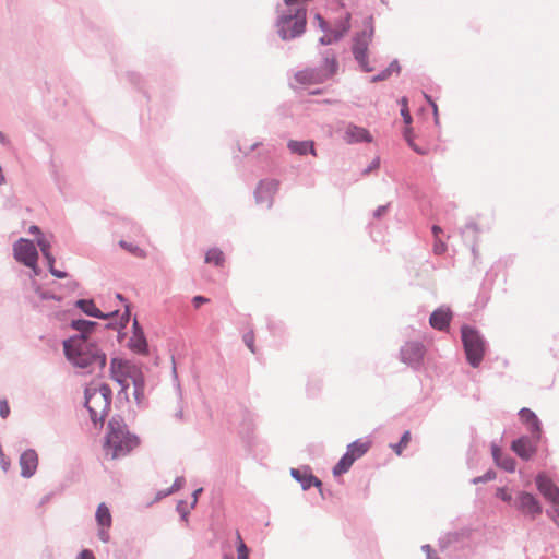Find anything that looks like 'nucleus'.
<instances>
[{
	"label": "nucleus",
	"instance_id": "f257e3e1",
	"mask_svg": "<svg viewBox=\"0 0 559 559\" xmlns=\"http://www.w3.org/2000/svg\"><path fill=\"white\" fill-rule=\"evenodd\" d=\"M140 445V438L131 433L121 418H111L107 426L104 443V455L110 460H118L129 455Z\"/></svg>",
	"mask_w": 559,
	"mask_h": 559
},
{
	"label": "nucleus",
	"instance_id": "f03ea898",
	"mask_svg": "<svg viewBox=\"0 0 559 559\" xmlns=\"http://www.w3.org/2000/svg\"><path fill=\"white\" fill-rule=\"evenodd\" d=\"M63 348L67 358L78 368L103 370L106 365V355L85 335L70 337L64 341Z\"/></svg>",
	"mask_w": 559,
	"mask_h": 559
},
{
	"label": "nucleus",
	"instance_id": "7ed1b4c3",
	"mask_svg": "<svg viewBox=\"0 0 559 559\" xmlns=\"http://www.w3.org/2000/svg\"><path fill=\"white\" fill-rule=\"evenodd\" d=\"M110 373L120 386L121 391L126 392L130 384L133 385L134 400L140 404L144 400V376L142 370L129 360L114 358L110 362Z\"/></svg>",
	"mask_w": 559,
	"mask_h": 559
},
{
	"label": "nucleus",
	"instance_id": "20e7f679",
	"mask_svg": "<svg viewBox=\"0 0 559 559\" xmlns=\"http://www.w3.org/2000/svg\"><path fill=\"white\" fill-rule=\"evenodd\" d=\"M110 401L111 390L105 383H91L85 389V406L95 424L104 420L109 411Z\"/></svg>",
	"mask_w": 559,
	"mask_h": 559
},
{
	"label": "nucleus",
	"instance_id": "39448f33",
	"mask_svg": "<svg viewBox=\"0 0 559 559\" xmlns=\"http://www.w3.org/2000/svg\"><path fill=\"white\" fill-rule=\"evenodd\" d=\"M306 23V9H287L278 20V33L283 39L295 38L305 32Z\"/></svg>",
	"mask_w": 559,
	"mask_h": 559
},
{
	"label": "nucleus",
	"instance_id": "423d86ee",
	"mask_svg": "<svg viewBox=\"0 0 559 559\" xmlns=\"http://www.w3.org/2000/svg\"><path fill=\"white\" fill-rule=\"evenodd\" d=\"M462 341L467 361L473 367H478L485 354V342L478 332L469 326L462 328Z\"/></svg>",
	"mask_w": 559,
	"mask_h": 559
},
{
	"label": "nucleus",
	"instance_id": "0eeeda50",
	"mask_svg": "<svg viewBox=\"0 0 559 559\" xmlns=\"http://www.w3.org/2000/svg\"><path fill=\"white\" fill-rule=\"evenodd\" d=\"M373 36L372 19H368L365 22V28L357 33L354 38L353 52L356 60L359 62L361 69L366 72L373 71V67L368 61V46Z\"/></svg>",
	"mask_w": 559,
	"mask_h": 559
},
{
	"label": "nucleus",
	"instance_id": "6e6552de",
	"mask_svg": "<svg viewBox=\"0 0 559 559\" xmlns=\"http://www.w3.org/2000/svg\"><path fill=\"white\" fill-rule=\"evenodd\" d=\"M337 62L334 58L325 59L324 68L321 70L306 69L297 72L295 79L302 86L322 83L336 72Z\"/></svg>",
	"mask_w": 559,
	"mask_h": 559
},
{
	"label": "nucleus",
	"instance_id": "1a4fd4ad",
	"mask_svg": "<svg viewBox=\"0 0 559 559\" xmlns=\"http://www.w3.org/2000/svg\"><path fill=\"white\" fill-rule=\"evenodd\" d=\"M14 258L16 261L34 270L37 274L38 252L35 245L25 238L19 239L13 246Z\"/></svg>",
	"mask_w": 559,
	"mask_h": 559
},
{
	"label": "nucleus",
	"instance_id": "9d476101",
	"mask_svg": "<svg viewBox=\"0 0 559 559\" xmlns=\"http://www.w3.org/2000/svg\"><path fill=\"white\" fill-rule=\"evenodd\" d=\"M425 355L424 346L418 342H408L401 349L402 361L412 366H418Z\"/></svg>",
	"mask_w": 559,
	"mask_h": 559
},
{
	"label": "nucleus",
	"instance_id": "9b49d317",
	"mask_svg": "<svg viewBox=\"0 0 559 559\" xmlns=\"http://www.w3.org/2000/svg\"><path fill=\"white\" fill-rule=\"evenodd\" d=\"M280 181L275 179H266L260 181L255 190V199L259 203H266L270 207L273 203L274 195L278 191Z\"/></svg>",
	"mask_w": 559,
	"mask_h": 559
},
{
	"label": "nucleus",
	"instance_id": "f8f14e48",
	"mask_svg": "<svg viewBox=\"0 0 559 559\" xmlns=\"http://www.w3.org/2000/svg\"><path fill=\"white\" fill-rule=\"evenodd\" d=\"M539 439L521 437L512 442L511 449L523 460H530L537 450Z\"/></svg>",
	"mask_w": 559,
	"mask_h": 559
},
{
	"label": "nucleus",
	"instance_id": "ddd939ff",
	"mask_svg": "<svg viewBox=\"0 0 559 559\" xmlns=\"http://www.w3.org/2000/svg\"><path fill=\"white\" fill-rule=\"evenodd\" d=\"M536 486L539 492L554 506L559 503V488L545 474L536 477Z\"/></svg>",
	"mask_w": 559,
	"mask_h": 559
},
{
	"label": "nucleus",
	"instance_id": "4468645a",
	"mask_svg": "<svg viewBox=\"0 0 559 559\" xmlns=\"http://www.w3.org/2000/svg\"><path fill=\"white\" fill-rule=\"evenodd\" d=\"M536 486L539 492L554 506L559 503V488L545 474L536 477Z\"/></svg>",
	"mask_w": 559,
	"mask_h": 559
},
{
	"label": "nucleus",
	"instance_id": "2eb2a0df",
	"mask_svg": "<svg viewBox=\"0 0 559 559\" xmlns=\"http://www.w3.org/2000/svg\"><path fill=\"white\" fill-rule=\"evenodd\" d=\"M516 503L518 508L525 514L535 516L542 513V507L539 502L533 495L528 492H521L518 496Z\"/></svg>",
	"mask_w": 559,
	"mask_h": 559
},
{
	"label": "nucleus",
	"instance_id": "dca6fc26",
	"mask_svg": "<svg viewBox=\"0 0 559 559\" xmlns=\"http://www.w3.org/2000/svg\"><path fill=\"white\" fill-rule=\"evenodd\" d=\"M344 140L345 142L352 144V143H359V142H371L372 141V135L370 134V132L362 128V127H358L356 124H348L346 128H345V131H344Z\"/></svg>",
	"mask_w": 559,
	"mask_h": 559
},
{
	"label": "nucleus",
	"instance_id": "f3484780",
	"mask_svg": "<svg viewBox=\"0 0 559 559\" xmlns=\"http://www.w3.org/2000/svg\"><path fill=\"white\" fill-rule=\"evenodd\" d=\"M21 473L23 477H31L37 469L38 455L34 450H26L20 457Z\"/></svg>",
	"mask_w": 559,
	"mask_h": 559
},
{
	"label": "nucleus",
	"instance_id": "a211bd4d",
	"mask_svg": "<svg viewBox=\"0 0 559 559\" xmlns=\"http://www.w3.org/2000/svg\"><path fill=\"white\" fill-rule=\"evenodd\" d=\"M96 521H97V524L100 526L99 538L105 543L108 542L109 535L105 531V528H109L111 525V514L105 503H100L98 506V508L96 510Z\"/></svg>",
	"mask_w": 559,
	"mask_h": 559
},
{
	"label": "nucleus",
	"instance_id": "6ab92c4d",
	"mask_svg": "<svg viewBox=\"0 0 559 559\" xmlns=\"http://www.w3.org/2000/svg\"><path fill=\"white\" fill-rule=\"evenodd\" d=\"M452 313L449 309H437L430 316L429 323L433 329L443 331L445 330L451 321Z\"/></svg>",
	"mask_w": 559,
	"mask_h": 559
},
{
	"label": "nucleus",
	"instance_id": "aec40b11",
	"mask_svg": "<svg viewBox=\"0 0 559 559\" xmlns=\"http://www.w3.org/2000/svg\"><path fill=\"white\" fill-rule=\"evenodd\" d=\"M520 419L527 426L534 438L539 439L540 426L537 416L528 408H522L519 413Z\"/></svg>",
	"mask_w": 559,
	"mask_h": 559
},
{
	"label": "nucleus",
	"instance_id": "412c9836",
	"mask_svg": "<svg viewBox=\"0 0 559 559\" xmlns=\"http://www.w3.org/2000/svg\"><path fill=\"white\" fill-rule=\"evenodd\" d=\"M349 14L345 13L344 17L342 19L340 25L335 27L330 34L323 36L320 40L323 45L331 44L337 39H340L342 36H344L348 29H349Z\"/></svg>",
	"mask_w": 559,
	"mask_h": 559
},
{
	"label": "nucleus",
	"instance_id": "4be33fe9",
	"mask_svg": "<svg viewBox=\"0 0 559 559\" xmlns=\"http://www.w3.org/2000/svg\"><path fill=\"white\" fill-rule=\"evenodd\" d=\"M287 146L293 154L306 155L307 153H310L313 156H317L313 141L299 142V141L290 140L287 143Z\"/></svg>",
	"mask_w": 559,
	"mask_h": 559
},
{
	"label": "nucleus",
	"instance_id": "5701e85b",
	"mask_svg": "<svg viewBox=\"0 0 559 559\" xmlns=\"http://www.w3.org/2000/svg\"><path fill=\"white\" fill-rule=\"evenodd\" d=\"M371 447L369 440H356L347 447L346 453L356 461L368 452Z\"/></svg>",
	"mask_w": 559,
	"mask_h": 559
},
{
	"label": "nucleus",
	"instance_id": "b1692460",
	"mask_svg": "<svg viewBox=\"0 0 559 559\" xmlns=\"http://www.w3.org/2000/svg\"><path fill=\"white\" fill-rule=\"evenodd\" d=\"M292 476L301 484L304 489H308L311 486L320 487L321 480L311 474L301 473L298 469H292Z\"/></svg>",
	"mask_w": 559,
	"mask_h": 559
},
{
	"label": "nucleus",
	"instance_id": "393cba45",
	"mask_svg": "<svg viewBox=\"0 0 559 559\" xmlns=\"http://www.w3.org/2000/svg\"><path fill=\"white\" fill-rule=\"evenodd\" d=\"M133 326L135 329V332L134 336L131 338V346L139 353H145L147 348V343L143 333L139 329L136 320L134 321Z\"/></svg>",
	"mask_w": 559,
	"mask_h": 559
},
{
	"label": "nucleus",
	"instance_id": "a878e982",
	"mask_svg": "<svg viewBox=\"0 0 559 559\" xmlns=\"http://www.w3.org/2000/svg\"><path fill=\"white\" fill-rule=\"evenodd\" d=\"M78 307L84 311L86 314L88 316H92V317H95V318H105L106 316H104L102 313V311L95 306V304L93 302V300H79L76 302Z\"/></svg>",
	"mask_w": 559,
	"mask_h": 559
},
{
	"label": "nucleus",
	"instance_id": "bb28decb",
	"mask_svg": "<svg viewBox=\"0 0 559 559\" xmlns=\"http://www.w3.org/2000/svg\"><path fill=\"white\" fill-rule=\"evenodd\" d=\"M354 462L355 461L347 453H345L338 463L333 467V475L341 476L342 474L346 473L352 467Z\"/></svg>",
	"mask_w": 559,
	"mask_h": 559
},
{
	"label": "nucleus",
	"instance_id": "cd10ccee",
	"mask_svg": "<svg viewBox=\"0 0 559 559\" xmlns=\"http://www.w3.org/2000/svg\"><path fill=\"white\" fill-rule=\"evenodd\" d=\"M493 457L498 465L509 472H513L515 469V462L511 457L501 459V453L498 448H493L492 450Z\"/></svg>",
	"mask_w": 559,
	"mask_h": 559
},
{
	"label": "nucleus",
	"instance_id": "c85d7f7f",
	"mask_svg": "<svg viewBox=\"0 0 559 559\" xmlns=\"http://www.w3.org/2000/svg\"><path fill=\"white\" fill-rule=\"evenodd\" d=\"M225 261L224 253L216 248L210 249L205 254V262L209 264H214L216 266L223 265Z\"/></svg>",
	"mask_w": 559,
	"mask_h": 559
},
{
	"label": "nucleus",
	"instance_id": "c756f323",
	"mask_svg": "<svg viewBox=\"0 0 559 559\" xmlns=\"http://www.w3.org/2000/svg\"><path fill=\"white\" fill-rule=\"evenodd\" d=\"M120 247L123 248L124 250L129 251L131 254H133L134 257L136 258H145L146 257V252L144 249L140 248L139 246H135L133 243H129L124 240H121L119 242Z\"/></svg>",
	"mask_w": 559,
	"mask_h": 559
},
{
	"label": "nucleus",
	"instance_id": "7c9ffc66",
	"mask_svg": "<svg viewBox=\"0 0 559 559\" xmlns=\"http://www.w3.org/2000/svg\"><path fill=\"white\" fill-rule=\"evenodd\" d=\"M411 441V432L405 431L397 444L392 445V449L397 455L402 454V451L408 445Z\"/></svg>",
	"mask_w": 559,
	"mask_h": 559
},
{
	"label": "nucleus",
	"instance_id": "2f4dec72",
	"mask_svg": "<svg viewBox=\"0 0 559 559\" xmlns=\"http://www.w3.org/2000/svg\"><path fill=\"white\" fill-rule=\"evenodd\" d=\"M95 325L94 322L87 321V320H74L72 321V326L82 332L83 334L85 332H88L93 326Z\"/></svg>",
	"mask_w": 559,
	"mask_h": 559
},
{
	"label": "nucleus",
	"instance_id": "473e14b6",
	"mask_svg": "<svg viewBox=\"0 0 559 559\" xmlns=\"http://www.w3.org/2000/svg\"><path fill=\"white\" fill-rule=\"evenodd\" d=\"M44 257H45V259L47 260V262H48V266H49V271H50V273H51L53 276H56V277H58V278H64V277H67V273L61 272V271H59V270H56V269L53 267L55 258H53V255L51 254V252H48V255H44Z\"/></svg>",
	"mask_w": 559,
	"mask_h": 559
},
{
	"label": "nucleus",
	"instance_id": "72a5a7b5",
	"mask_svg": "<svg viewBox=\"0 0 559 559\" xmlns=\"http://www.w3.org/2000/svg\"><path fill=\"white\" fill-rule=\"evenodd\" d=\"M310 0H284L288 10L293 11L295 9H306Z\"/></svg>",
	"mask_w": 559,
	"mask_h": 559
},
{
	"label": "nucleus",
	"instance_id": "f704fd0d",
	"mask_svg": "<svg viewBox=\"0 0 559 559\" xmlns=\"http://www.w3.org/2000/svg\"><path fill=\"white\" fill-rule=\"evenodd\" d=\"M237 539L239 542L238 548H237L238 559H249V550H248L247 546L245 545V543L242 542V538L239 533L237 534Z\"/></svg>",
	"mask_w": 559,
	"mask_h": 559
},
{
	"label": "nucleus",
	"instance_id": "c9c22d12",
	"mask_svg": "<svg viewBox=\"0 0 559 559\" xmlns=\"http://www.w3.org/2000/svg\"><path fill=\"white\" fill-rule=\"evenodd\" d=\"M37 245L40 248L43 255H48V252H50V247H51L49 239H47L44 236H40L37 238Z\"/></svg>",
	"mask_w": 559,
	"mask_h": 559
},
{
	"label": "nucleus",
	"instance_id": "e433bc0d",
	"mask_svg": "<svg viewBox=\"0 0 559 559\" xmlns=\"http://www.w3.org/2000/svg\"><path fill=\"white\" fill-rule=\"evenodd\" d=\"M254 333L253 331H249L245 333L243 335V342L247 345V347L250 349L251 353H255V346H254Z\"/></svg>",
	"mask_w": 559,
	"mask_h": 559
},
{
	"label": "nucleus",
	"instance_id": "4c0bfd02",
	"mask_svg": "<svg viewBox=\"0 0 559 559\" xmlns=\"http://www.w3.org/2000/svg\"><path fill=\"white\" fill-rule=\"evenodd\" d=\"M447 250V245L445 242H443L442 240H440L439 238H437L435 240V243H433V252L436 254H443Z\"/></svg>",
	"mask_w": 559,
	"mask_h": 559
},
{
	"label": "nucleus",
	"instance_id": "58836bf2",
	"mask_svg": "<svg viewBox=\"0 0 559 559\" xmlns=\"http://www.w3.org/2000/svg\"><path fill=\"white\" fill-rule=\"evenodd\" d=\"M10 414V407L5 399H0V416L7 418Z\"/></svg>",
	"mask_w": 559,
	"mask_h": 559
},
{
	"label": "nucleus",
	"instance_id": "ea45409f",
	"mask_svg": "<svg viewBox=\"0 0 559 559\" xmlns=\"http://www.w3.org/2000/svg\"><path fill=\"white\" fill-rule=\"evenodd\" d=\"M496 496L507 502H510L512 499L511 495L507 491L506 488H498Z\"/></svg>",
	"mask_w": 559,
	"mask_h": 559
},
{
	"label": "nucleus",
	"instance_id": "a19ab883",
	"mask_svg": "<svg viewBox=\"0 0 559 559\" xmlns=\"http://www.w3.org/2000/svg\"><path fill=\"white\" fill-rule=\"evenodd\" d=\"M395 63H392L386 70H384L382 73H380L379 75L374 76L373 78V81H380V80H385L390 76L391 74V70L393 68H395Z\"/></svg>",
	"mask_w": 559,
	"mask_h": 559
},
{
	"label": "nucleus",
	"instance_id": "79ce46f5",
	"mask_svg": "<svg viewBox=\"0 0 559 559\" xmlns=\"http://www.w3.org/2000/svg\"><path fill=\"white\" fill-rule=\"evenodd\" d=\"M404 138L405 140L407 141V143L419 154H424L425 152L419 150L414 143H413V140H412V136H411V131L409 129H407L405 132H404Z\"/></svg>",
	"mask_w": 559,
	"mask_h": 559
},
{
	"label": "nucleus",
	"instance_id": "37998d69",
	"mask_svg": "<svg viewBox=\"0 0 559 559\" xmlns=\"http://www.w3.org/2000/svg\"><path fill=\"white\" fill-rule=\"evenodd\" d=\"M185 479L182 477H179L175 480L173 487L168 490L167 493H171L174 491L179 490L183 486Z\"/></svg>",
	"mask_w": 559,
	"mask_h": 559
},
{
	"label": "nucleus",
	"instance_id": "c03bdc74",
	"mask_svg": "<svg viewBox=\"0 0 559 559\" xmlns=\"http://www.w3.org/2000/svg\"><path fill=\"white\" fill-rule=\"evenodd\" d=\"M401 114H402V116L404 118L405 123L408 124L411 122V120H412V117L409 115V111H408V108H407L406 104L403 106V108L401 110Z\"/></svg>",
	"mask_w": 559,
	"mask_h": 559
},
{
	"label": "nucleus",
	"instance_id": "a18cd8bd",
	"mask_svg": "<svg viewBox=\"0 0 559 559\" xmlns=\"http://www.w3.org/2000/svg\"><path fill=\"white\" fill-rule=\"evenodd\" d=\"M76 559H95L91 550L84 549L80 552Z\"/></svg>",
	"mask_w": 559,
	"mask_h": 559
},
{
	"label": "nucleus",
	"instance_id": "49530a36",
	"mask_svg": "<svg viewBox=\"0 0 559 559\" xmlns=\"http://www.w3.org/2000/svg\"><path fill=\"white\" fill-rule=\"evenodd\" d=\"M209 299L203 296H195L192 300L195 308H199L202 304L207 302Z\"/></svg>",
	"mask_w": 559,
	"mask_h": 559
},
{
	"label": "nucleus",
	"instance_id": "de8ad7c7",
	"mask_svg": "<svg viewBox=\"0 0 559 559\" xmlns=\"http://www.w3.org/2000/svg\"><path fill=\"white\" fill-rule=\"evenodd\" d=\"M551 516L559 524V503L554 506Z\"/></svg>",
	"mask_w": 559,
	"mask_h": 559
},
{
	"label": "nucleus",
	"instance_id": "09e8293b",
	"mask_svg": "<svg viewBox=\"0 0 559 559\" xmlns=\"http://www.w3.org/2000/svg\"><path fill=\"white\" fill-rule=\"evenodd\" d=\"M386 212V206H380L374 212V217L379 218Z\"/></svg>",
	"mask_w": 559,
	"mask_h": 559
},
{
	"label": "nucleus",
	"instance_id": "8fccbe9b",
	"mask_svg": "<svg viewBox=\"0 0 559 559\" xmlns=\"http://www.w3.org/2000/svg\"><path fill=\"white\" fill-rule=\"evenodd\" d=\"M29 233L38 235L39 237L43 236L41 233H40L39 227L36 226V225H33V226L29 227Z\"/></svg>",
	"mask_w": 559,
	"mask_h": 559
},
{
	"label": "nucleus",
	"instance_id": "3c124183",
	"mask_svg": "<svg viewBox=\"0 0 559 559\" xmlns=\"http://www.w3.org/2000/svg\"><path fill=\"white\" fill-rule=\"evenodd\" d=\"M202 490H203L202 488H199V489H197V490L193 492L192 507H194V506H195V503L198 502V497H199V495L202 492Z\"/></svg>",
	"mask_w": 559,
	"mask_h": 559
},
{
	"label": "nucleus",
	"instance_id": "603ef678",
	"mask_svg": "<svg viewBox=\"0 0 559 559\" xmlns=\"http://www.w3.org/2000/svg\"><path fill=\"white\" fill-rule=\"evenodd\" d=\"M316 20L318 21V23H319L320 27H321L322 29H325V27H326V23H325V21L322 19V16H321V15H317V16H316Z\"/></svg>",
	"mask_w": 559,
	"mask_h": 559
},
{
	"label": "nucleus",
	"instance_id": "864d4df0",
	"mask_svg": "<svg viewBox=\"0 0 559 559\" xmlns=\"http://www.w3.org/2000/svg\"><path fill=\"white\" fill-rule=\"evenodd\" d=\"M441 231H442V229L438 225L432 226V233H433L436 239L439 238L438 236Z\"/></svg>",
	"mask_w": 559,
	"mask_h": 559
},
{
	"label": "nucleus",
	"instance_id": "5fc2aeb1",
	"mask_svg": "<svg viewBox=\"0 0 559 559\" xmlns=\"http://www.w3.org/2000/svg\"><path fill=\"white\" fill-rule=\"evenodd\" d=\"M493 477H495V474L489 472V473H487V474H486V476H485L484 480H490V479H492Z\"/></svg>",
	"mask_w": 559,
	"mask_h": 559
},
{
	"label": "nucleus",
	"instance_id": "6e6d98bb",
	"mask_svg": "<svg viewBox=\"0 0 559 559\" xmlns=\"http://www.w3.org/2000/svg\"><path fill=\"white\" fill-rule=\"evenodd\" d=\"M431 105H432V108H433L435 116L437 117L438 116L437 105L435 103H431Z\"/></svg>",
	"mask_w": 559,
	"mask_h": 559
},
{
	"label": "nucleus",
	"instance_id": "4d7b16f0",
	"mask_svg": "<svg viewBox=\"0 0 559 559\" xmlns=\"http://www.w3.org/2000/svg\"><path fill=\"white\" fill-rule=\"evenodd\" d=\"M469 227H472L474 230H477V227H476V225H475V224L469 225Z\"/></svg>",
	"mask_w": 559,
	"mask_h": 559
},
{
	"label": "nucleus",
	"instance_id": "13d9d810",
	"mask_svg": "<svg viewBox=\"0 0 559 559\" xmlns=\"http://www.w3.org/2000/svg\"><path fill=\"white\" fill-rule=\"evenodd\" d=\"M0 140L3 142V134L0 132Z\"/></svg>",
	"mask_w": 559,
	"mask_h": 559
}]
</instances>
